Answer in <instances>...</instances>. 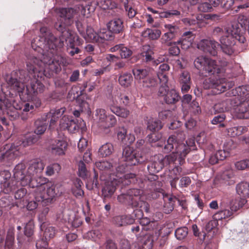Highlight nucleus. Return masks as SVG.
<instances>
[{
    "mask_svg": "<svg viewBox=\"0 0 249 249\" xmlns=\"http://www.w3.org/2000/svg\"><path fill=\"white\" fill-rule=\"evenodd\" d=\"M110 109L111 112L116 115L124 118H127L130 113L129 110L114 105H110Z\"/></svg>",
    "mask_w": 249,
    "mask_h": 249,
    "instance_id": "nucleus-37",
    "label": "nucleus"
},
{
    "mask_svg": "<svg viewBox=\"0 0 249 249\" xmlns=\"http://www.w3.org/2000/svg\"><path fill=\"white\" fill-rule=\"evenodd\" d=\"M123 20L120 18H114L107 24V28L112 33L119 34L124 30Z\"/></svg>",
    "mask_w": 249,
    "mask_h": 249,
    "instance_id": "nucleus-24",
    "label": "nucleus"
},
{
    "mask_svg": "<svg viewBox=\"0 0 249 249\" xmlns=\"http://www.w3.org/2000/svg\"><path fill=\"white\" fill-rule=\"evenodd\" d=\"M40 32L42 36L32 42V47L34 48V45H36L37 47L42 49L44 52L43 58L47 57L52 59L56 58L60 60L61 58L56 55V48L63 46L62 39L55 37L46 27L41 28Z\"/></svg>",
    "mask_w": 249,
    "mask_h": 249,
    "instance_id": "nucleus-4",
    "label": "nucleus"
},
{
    "mask_svg": "<svg viewBox=\"0 0 249 249\" xmlns=\"http://www.w3.org/2000/svg\"><path fill=\"white\" fill-rule=\"evenodd\" d=\"M175 37V36L173 34L166 32L162 35L161 38V43L169 46L173 43L171 41Z\"/></svg>",
    "mask_w": 249,
    "mask_h": 249,
    "instance_id": "nucleus-56",
    "label": "nucleus"
},
{
    "mask_svg": "<svg viewBox=\"0 0 249 249\" xmlns=\"http://www.w3.org/2000/svg\"><path fill=\"white\" fill-rule=\"evenodd\" d=\"M220 46V44L213 39H204L197 43V48L204 53L215 56L217 53V49Z\"/></svg>",
    "mask_w": 249,
    "mask_h": 249,
    "instance_id": "nucleus-10",
    "label": "nucleus"
},
{
    "mask_svg": "<svg viewBox=\"0 0 249 249\" xmlns=\"http://www.w3.org/2000/svg\"><path fill=\"white\" fill-rule=\"evenodd\" d=\"M112 32L106 29H102L98 33L99 42H102L103 40H110L112 38Z\"/></svg>",
    "mask_w": 249,
    "mask_h": 249,
    "instance_id": "nucleus-48",
    "label": "nucleus"
},
{
    "mask_svg": "<svg viewBox=\"0 0 249 249\" xmlns=\"http://www.w3.org/2000/svg\"><path fill=\"white\" fill-rule=\"evenodd\" d=\"M226 116L224 114H220L215 116L212 120V123L213 124H219L220 127H224L225 125L222 122L225 120Z\"/></svg>",
    "mask_w": 249,
    "mask_h": 249,
    "instance_id": "nucleus-63",
    "label": "nucleus"
},
{
    "mask_svg": "<svg viewBox=\"0 0 249 249\" xmlns=\"http://www.w3.org/2000/svg\"><path fill=\"white\" fill-rule=\"evenodd\" d=\"M114 150L113 145L110 143L103 144L99 150L100 154L103 157L110 155Z\"/></svg>",
    "mask_w": 249,
    "mask_h": 249,
    "instance_id": "nucleus-43",
    "label": "nucleus"
},
{
    "mask_svg": "<svg viewBox=\"0 0 249 249\" xmlns=\"http://www.w3.org/2000/svg\"><path fill=\"white\" fill-rule=\"evenodd\" d=\"M44 168V164L42 162L38 160L31 161L28 164L26 171L27 176L33 178L37 176L42 172Z\"/></svg>",
    "mask_w": 249,
    "mask_h": 249,
    "instance_id": "nucleus-14",
    "label": "nucleus"
},
{
    "mask_svg": "<svg viewBox=\"0 0 249 249\" xmlns=\"http://www.w3.org/2000/svg\"><path fill=\"white\" fill-rule=\"evenodd\" d=\"M115 168L116 172L115 173H113V174H116L115 175V178H116L118 179V181L120 180V182H123V177H124V175L123 174V173L125 170V166L123 165L118 166L116 167V164H114V168Z\"/></svg>",
    "mask_w": 249,
    "mask_h": 249,
    "instance_id": "nucleus-55",
    "label": "nucleus"
},
{
    "mask_svg": "<svg viewBox=\"0 0 249 249\" xmlns=\"http://www.w3.org/2000/svg\"><path fill=\"white\" fill-rule=\"evenodd\" d=\"M75 37V36L74 33H73V36H69L68 38H67V40L65 37L64 38L62 36V34L60 36V39H62L63 42H64V40L66 42H68L69 44H68L67 51L71 56H73L75 54H78L80 52V49L77 47H76L75 45L73 43Z\"/></svg>",
    "mask_w": 249,
    "mask_h": 249,
    "instance_id": "nucleus-25",
    "label": "nucleus"
},
{
    "mask_svg": "<svg viewBox=\"0 0 249 249\" xmlns=\"http://www.w3.org/2000/svg\"><path fill=\"white\" fill-rule=\"evenodd\" d=\"M213 35L220 37L221 49L223 53L228 55H231L234 53L235 40L243 44L246 41L244 33L241 32L237 24L231 25L228 27H215L213 29Z\"/></svg>",
    "mask_w": 249,
    "mask_h": 249,
    "instance_id": "nucleus-3",
    "label": "nucleus"
},
{
    "mask_svg": "<svg viewBox=\"0 0 249 249\" xmlns=\"http://www.w3.org/2000/svg\"><path fill=\"white\" fill-rule=\"evenodd\" d=\"M65 110V107H61L59 109H52L47 113L46 118L50 119L49 126L50 127H53L55 125L58 119L63 115Z\"/></svg>",
    "mask_w": 249,
    "mask_h": 249,
    "instance_id": "nucleus-21",
    "label": "nucleus"
},
{
    "mask_svg": "<svg viewBox=\"0 0 249 249\" xmlns=\"http://www.w3.org/2000/svg\"><path fill=\"white\" fill-rule=\"evenodd\" d=\"M135 154L133 148L127 146L123 149L122 158L124 160L128 162V165H132L131 162H134Z\"/></svg>",
    "mask_w": 249,
    "mask_h": 249,
    "instance_id": "nucleus-30",
    "label": "nucleus"
},
{
    "mask_svg": "<svg viewBox=\"0 0 249 249\" xmlns=\"http://www.w3.org/2000/svg\"><path fill=\"white\" fill-rule=\"evenodd\" d=\"M21 145L16 142L14 143L6 144L4 152L0 155V162L6 166H10L20 154Z\"/></svg>",
    "mask_w": 249,
    "mask_h": 249,
    "instance_id": "nucleus-6",
    "label": "nucleus"
},
{
    "mask_svg": "<svg viewBox=\"0 0 249 249\" xmlns=\"http://www.w3.org/2000/svg\"><path fill=\"white\" fill-rule=\"evenodd\" d=\"M78 8H63L59 9L57 12L58 18L55 23L54 27L60 32L63 37L68 38L73 36L71 31L67 27L72 25L74 22V18L78 13Z\"/></svg>",
    "mask_w": 249,
    "mask_h": 249,
    "instance_id": "nucleus-5",
    "label": "nucleus"
},
{
    "mask_svg": "<svg viewBox=\"0 0 249 249\" xmlns=\"http://www.w3.org/2000/svg\"><path fill=\"white\" fill-rule=\"evenodd\" d=\"M179 96L177 92L174 89L168 91L164 96L165 102L168 104H174L179 101Z\"/></svg>",
    "mask_w": 249,
    "mask_h": 249,
    "instance_id": "nucleus-34",
    "label": "nucleus"
},
{
    "mask_svg": "<svg viewBox=\"0 0 249 249\" xmlns=\"http://www.w3.org/2000/svg\"><path fill=\"white\" fill-rule=\"evenodd\" d=\"M26 166L23 163L18 164L14 169V176L16 179L20 180V184L22 186L23 180L27 179Z\"/></svg>",
    "mask_w": 249,
    "mask_h": 249,
    "instance_id": "nucleus-22",
    "label": "nucleus"
},
{
    "mask_svg": "<svg viewBox=\"0 0 249 249\" xmlns=\"http://www.w3.org/2000/svg\"><path fill=\"white\" fill-rule=\"evenodd\" d=\"M61 169L60 165L58 163H53L48 165L46 167V174L48 176H51L55 172L58 173Z\"/></svg>",
    "mask_w": 249,
    "mask_h": 249,
    "instance_id": "nucleus-51",
    "label": "nucleus"
},
{
    "mask_svg": "<svg viewBox=\"0 0 249 249\" xmlns=\"http://www.w3.org/2000/svg\"><path fill=\"white\" fill-rule=\"evenodd\" d=\"M190 110L195 115L199 114L201 111L197 102L194 100L190 105Z\"/></svg>",
    "mask_w": 249,
    "mask_h": 249,
    "instance_id": "nucleus-61",
    "label": "nucleus"
},
{
    "mask_svg": "<svg viewBox=\"0 0 249 249\" xmlns=\"http://www.w3.org/2000/svg\"><path fill=\"white\" fill-rule=\"evenodd\" d=\"M111 52H119L120 55L122 58H127L132 54V52L128 48L123 44H118L110 49Z\"/></svg>",
    "mask_w": 249,
    "mask_h": 249,
    "instance_id": "nucleus-29",
    "label": "nucleus"
},
{
    "mask_svg": "<svg viewBox=\"0 0 249 249\" xmlns=\"http://www.w3.org/2000/svg\"><path fill=\"white\" fill-rule=\"evenodd\" d=\"M159 69L157 75L160 81L164 84L167 83L168 79L165 72L169 70V66L167 63H162L160 65Z\"/></svg>",
    "mask_w": 249,
    "mask_h": 249,
    "instance_id": "nucleus-31",
    "label": "nucleus"
},
{
    "mask_svg": "<svg viewBox=\"0 0 249 249\" xmlns=\"http://www.w3.org/2000/svg\"><path fill=\"white\" fill-rule=\"evenodd\" d=\"M60 129L62 130H68L71 133H73L78 128L75 122L68 116L64 115L60 120Z\"/></svg>",
    "mask_w": 249,
    "mask_h": 249,
    "instance_id": "nucleus-18",
    "label": "nucleus"
},
{
    "mask_svg": "<svg viewBox=\"0 0 249 249\" xmlns=\"http://www.w3.org/2000/svg\"><path fill=\"white\" fill-rule=\"evenodd\" d=\"M147 160L146 156L142 152L136 153L134 162H131V165H136L138 163H142Z\"/></svg>",
    "mask_w": 249,
    "mask_h": 249,
    "instance_id": "nucleus-59",
    "label": "nucleus"
},
{
    "mask_svg": "<svg viewBox=\"0 0 249 249\" xmlns=\"http://www.w3.org/2000/svg\"><path fill=\"white\" fill-rule=\"evenodd\" d=\"M87 39L90 41L99 42L98 33H95L91 28L87 30Z\"/></svg>",
    "mask_w": 249,
    "mask_h": 249,
    "instance_id": "nucleus-54",
    "label": "nucleus"
},
{
    "mask_svg": "<svg viewBox=\"0 0 249 249\" xmlns=\"http://www.w3.org/2000/svg\"><path fill=\"white\" fill-rule=\"evenodd\" d=\"M123 3L124 9L127 12L128 17L129 18H132L134 17V16L136 15V12L130 5V2L128 0H123Z\"/></svg>",
    "mask_w": 249,
    "mask_h": 249,
    "instance_id": "nucleus-50",
    "label": "nucleus"
},
{
    "mask_svg": "<svg viewBox=\"0 0 249 249\" xmlns=\"http://www.w3.org/2000/svg\"><path fill=\"white\" fill-rule=\"evenodd\" d=\"M95 115L98 120L99 127L101 129L105 131L114 126L117 123L115 116L113 115L107 114L104 109H97Z\"/></svg>",
    "mask_w": 249,
    "mask_h": 249,
    "instance_id": "nucleus-7",
    "label": "nucleus"
},
{
    "mask_svg": "<svg viewBox=\"0 0 249 249\" xmlns=\"http://www.w3.org/2000/svg\"><path fill=\"white\" fill-rule=\"evenodd\" d=\"M36 128L34 132L36 135H41L44 133L47 128V125L45 123L41 122L40 121H36L35 122Z\"/></svg>",
    "mask_w": 249,
    "mask_h": 249,
    "instance_id": "nucleus-52",
    "label": "nucleus"
},
{
    "mask_svg": "<svg viewBox=\"0 0 249 249\" xmlns=\"http://www.w3.org/2000/svg\"><path fill=\"white\" fill-rule=\"evenodd\" d=\"M224 71V70H221L219 66L217 65L215 60L208 58L207 64L201 74L205 75H207V74H221L223 73Z\"/></svg>",
    "mask_w": 249,
    "mask_h": 249,
    "instance_id": "nucleus-16",
    "label": "nucleus"
},
{
    "mask_svg": "<svg viewBox=\"0 0 249 249\" xmlns=\"http://www.w3.org/2000/svg\"><path fill=\"white\" fill-rule=\"evenodd\" d=\"M45 188L47 189L46 194L45 195L44 191H41L38 195L36 196V201H43L44 200H47L48 201H51L57 195L58 191L56 188V186L51 182H48L45 186Z\"/></svg>",
    "mask_w": 249,
    "mask_h": 249,
    "instance_id": "nucleus-11",
    "label": "nucleus"
},
{
    "mask_svg": "<svg viewBox=\"0 0 249 249\" xmlns=\"http://www.w3.org/2000/svg\"><path fill=\"white\" fill-rule=\"evenodd\" d=\"M193 39V33L190 31H187L183 34L177 43L181 45L182 49H187L191 46Z\"/></svg>",
    "mask_w": 249,
    "mask_h": 249,
    "instance_id": "nucleus-26",
    "label": "nucleus"
},
{
    "mask_svg": "<svg viewBox=\"0 0 249 249\" xmlns=\"http://www.w3.org/2000/svg\"><path fill=\"white\" fill-rule=\"evenodd\" d=\"M14 241V234L13 231H8L5 241V247L8 249L13 247Z\"/></svg>",
    "mask_w": 249,
    "mask_h": 249,
    "instance_id": "nucleus-57",
    "label": "nucleus"
},
{
    "mask_svg": "<svg viewBox=\"0 0 249 249\" xmlns=\"http://www.w3.org/2000/svg\"><path fill=\"white\" fill-rule=\"evenodd\" d=\"M178 81L181 86V90L183 92H187L190 89L191 79L189 72L183 71L180 74Z\"/></svg>",
    "mask_w": 249,
    "mask_h": 249,
    "instance_id": "nucleus-23",
    "label": "nucleus"
},
{
    "mask_svg": "<svg viewBox=\"0 0 249 249\" xmlns=\"http://www.w3.org/2000/svg\"><path fill=\"white\" fill-rule=\"evenodd\" d=\"M178 44L177 42H173L172 44L170 45L169 46L170 47L169 48V53L174 56H177L180 53V49L177 45Z\"/></svg>",
    "mask_w": 249,
    "mask_h": 249,
    "instance_id": "nucleus-60",
    "label": "nucleus"
},
{
    "mask_svg": "<svg viewBox=\"0 0 249 249\" xmlns=\"http://www.w3.org/2000/svg\"><path fill=\"white\" fill-rule=\"evenodd\" d=\"M161 35V31L159 29H147L142 33L144 37H148L151 40L158 39Z\"/></svg>",
    "mask_w": 249,
    "mask_h": 249,
    "instance_id": "nucleus-38",
    "label": "nucleus"
},
{
    "mask_svg": "<svg viewBox=\"0 0 249 249\" xmlns=\"http://www.w3.org/2000/svg\"><path fill=\"white\" fill-rule=\"evenodd\" d=\"M38 137H37L36 135L33 134L29 136L25 140L22 141H19L17 142L18 143V144L21 145V148H23L36 142L38 140Z\"/></svg>",
    "mask_w": 249,
    "mask_h": 249,
    "instance_id": "nucleus-46",
    "label": "nucleus"
},
{
    "mask_svg": "<svg viewBox=\"0 0 249 249\" xmlns=\"http://www.w3.org/2000/svg\"><path fill=\"white\" fill-rule=\"evenodd\" d=\"M231 98H228L216 103L213 107L214 113H222L228 110L231 107Z\"/></svg>",
    "mask_w": 249,
    "mask_h": 249,
    "instance_id": "nucleus-27",
    "label": "nucleus"
},
{
    "mask_svg": "<svg viewBox=\"0 0 249 249\" xmlns=\"http://www.w3.org/2000/svg\"><path fill=\"white\" fill-rule=\"evenodd\" d=\"M162 127V124L159 120H149L148 122L147 128L153 132L158 131Z\"/></svg>",
    "mask_w": 249,
    "mask_h": 249,
    "instance_id": "nucleus-47",
    "label": "nucleus"
},
{
    "mask_svg": "<svg viewBox=\"0 0 249 249\" xmlns=\"http://www.w3.org/2000/svg\"><path fill=\"white\" fill-rule=\"evenodd\" d=\"M208 59V57L199 56L194 60V66L199 71L200 73H201L202 71H204V69L207 64Z\"/></svg>",
    "mask_w": 249,
    "mask_h": 249,
    "instance_id": "nucleus-39",
    "label": "nucleus"
},
{
    "mask_svg": "<svg viewBox=\"0 0 249 249\" xmlns=\"http://www.w3.org/2000/svg\"><path fill=\"white\" fill-rule=\"evenodd\" d=\"M247 132V128L243 126H234L227 129L228 135L232 137L240 136Z\"/></svg>",
    "mask_w": 249,
    "mask_h": 249,
    "instance_id": "nucleus-36",
    "label": "nucleus"
},
{
    "mask_svg": "<svg viewBox=\"0 0 249 249\" xmlns=\"http://www.w3.org/2000/svg\"><path fill=\"white\" fill-rule=\"evenodd\" d=\"M96 166L100 170L110 171L111 172L114 170V164L107 160L97 162H96Z\"/></svg>",
    "mask_w": 249,
    "mask_h": 249,
    "instance_id": "nucleus-44",
    "label": "nucleus"
},
{
    "mask_svg": "<svg viewBox=\"0 0 249 249\" xmlns=\"http://www.w3.org/2000/svg\"><path fill=\"white\" fill-rule=\"evenodd\" d=\"M41 230L44 231V236L45 238H52L56 233V231L54 227L47 224L45 223H42L40 226Z\"/></svg>",
    "mask_w": 249,
    "mask_h": 249,
    "instance_id": "nucleus-35",
    "label": "nucleus"
},
{
    "mask_svg": "<svg viewBox=\"0 0 249 249\" xmlns=\"http://www.w3.org/2000/svg\"><path fill=\"white\" fill-rule=\"evenodd\" d=\"M110 180L111 181H108L105 183V186L102 190V195L104 198V202L105 199L110 198L112 196L116 190L115 186L120 182V180L118 181V179L114 178V177H111Z\"/></svg>",
    "mask_w": 249,
    "mask_h": 249,
    "instance_id": "nucleus-15",
    "label": "nucleus"
},
{
    "mask_svg": "<svg viewBox=\"0 0 249 249\" xmlns=\"http://www.w3.org/2000/svg\"><path fill=\"white\" fill-rule=\"evenodd\" d=\"M60 64V60L56 58L52 59L44 57L41 60L36 57L29 58L27 69L30 75L25 77V71L23 70L7 75L5 77L7 85H1V91L7 95V92L11 89L30 96L42 93L45 90V86L40 79L43 75L44 67H48L51 71L57 73L61 70Z\"/></svg>",
    "mask_w": 249,
    "mask_h": 249,
    "instance_id": "nucleus-1",
    "label": "nucleus"
},
{
    "mask_svg": "<svg viewBox=\"0 0 249 249\" xmlns=\"http://www.w3.org/2000/svg\"><path fill=\"white\" fill-rule=\"evenodd\" d=\"M132 205L134 207H140L142 210L143 209L147 213H150L149 205L144 201H136V202L132 203Z\"/></svg>",
    "mask_w": 249,
    "mask_h": 249,
    "instance_id": "nucleus-58",
    "label": "nucleus"
},
{
    "mask_svg": "<svg viewBox=\"0 0 249 249\" xmlns=\"http://www.w3.org/2000/svg\"><path fill=\"white\" fill-rule=\"evenodd\" d=\"M34 233V226L31 224H27L25 227L24 234H18L17 240L19 244L25 245L32 239Z\"/></svg>",
    "mask_w": 249,
    "mask_h": 249,
    "instance_id": "nucleus-17",
    "label": "nucleus"
},
{
    "mask_svg": "<svg viewBox=\"0 0 249 249\" xmlns=\"http://www.w3.org/2000/svg\"><path fill=\"white\" fill-rule=\"evenodd\" d=\"M249 101H243L234 108L235 115L239 119H247L249 117L248 108Z\"/></svg>",
    "mask_w": 249,
    "mask_h": 249,
    "instance_id": "nucleus-19",
    "label": "nucleus"
},
{
    "mask_svg": "<svg viewBox=\"0 0 249 249\" xmlns=\"http://www.w3.org/2000/svg\"><path fill=\"white\" fill-rule=\"evenodd\" d=\"M132 71L136 79H142L144 78L149 74L150 69L148 68L141 69L137 67L133 69Z\"/></svg>",
    "mask_w": 249,
    "mask_h": 249,
    "instance_id": "nucleus-41",
    "label": "nucleus"
},
{
    "mask_svg": "<svg viewBox=\"0 0 249 249\" xmlns=\"http://www.w3.org/2000/svg\"><path fill=\"white\" fill-rule=\"evenodd\" d=\"M68 144L63 138L53 141L49 146L51 153L55 155H63L67 148Z\"/></svg>",
    "mask_w": 249,
    "mask_h": 249,
    "instance_id": "nucleus-13",
    "label": "nucleus"
},
{
    "mask_svg": "<svg viewBox=\"0 0 249 249\" xmlns=\"http://www.w3.org/2000/svg\"><path fill=\"white\" fill-rule=\"evenodd\" d=\"M49 182L48 178L37 175L33 178L27 177L25 180H23L22 186L29 185L31 188H36L35 191V198L36 195H38L41 191H44L45 189V186Z\"/></svg>",
    "mask_w": 249,
    "mask_h": 249,
    "instance_id": "nucleus-9",
    "label": "nucleus"
},
{
    "mask_svg": "<svg viewBox=\"0 0 249 249\" xmlns=\"http://www.w3.org/2000/svg\"><path fill=\"white\" fill-rule=\"evenodd\" d=\"M229 96H235L237 94L239 96L242 98L243 101H249V86L245 85L239 86L235 90L232 89L227 93Z\"/></svg>",
    "mask_w": 249,
    "mask_h": 249,
    "instance_id": "nucleus-20",
    "label": "nucleus"
},
{
    "mask_svg": "<svg viewBox=\"0 0 249 249\" xmlns=\"http://www.w3.org/2000/svg\"><path fill=\"white\" fill-rule=\"evenodd\" d=\"M175 234L178 240H183L188 234V229L186 227L178 228L176 230Z\"/></svg>",
    "mask_w": 249,
    "mask_h": 249,
    "instance_id": "nucleus-53",
    "label": "nucleus"
},
{
    "mask_svg": "<svg viewBox=\"0 0 249 249\" xmlns=\"http://www.w3.org/2000/svg\"><path fill=\"white\" fill-rule=\"evenodd\" d=\"M3 102L4 103L3 104V113L2 114L3 115L5 112H6L8 116L9 117V118L11 120H15L19 118V113L18 109L16 108H15L14 107H9L6 108V110H5V101L3 100L2 99H1Z\"/></svg>",
    "mask_w": 249,
    "mask_h": 249,
    "instance_id": "nucleus-40",
    "label": "nucleus"
},
{
    "mask_svg": "<svg viewBox=\"0 0 249 249\" xmlns=\"http://www.w3.org/2000/svg\"><path fill=\"white\" fill-rule=\"evenodd\" d=\"M233 213L231 210L225 209L224 210L220 211L215 213L213 215V219L217 221L223 219L227 218L233 214Z\"/></svg>",
    "mask_w": 249,
    "mask_h": 249,
    "instance_id": "nucleus-45",
    "label": "nucleus"
},
{
    "mask_svg": "<svg viewBox=\"0 0 249 249\" xmlns=\"http://www.w3.org/2000/svg\"><path fill=\"white\" fill-rule=\"evenodd\" d=\"M237 193L244 198L249 197V183L247 182H241L236 185Z\"/></svg>",
    "mask_w": 249,
    "mask_h": 249,
    "instance_id": "nucleus-32",
    "label": "nucleus"
},
{
    "mask_svg": "<svg viewBox=\"0 0 249 249\" xmlns=\"http://www.w3.org/2000/svg\"><path fill=\"white\" fill-rule=\"evenodd\" d=\"M114 221L117 226L121 227L133 224L135 219L133 215H119L114 218Z\"/></svg>",
    "mask_w": 249,
    "mask_h": 249,
    "instance_id": "nucleus-28",
    "label": "nucleus"
},
{
    "mask_svg": "<svg viewBox=\"0 0 249 249\" xmlns=\"http://www.w3.org/2000/svg\"><path fill=\"white\" fill-rule=\"evenodd\" d=\"M11 175L9 172L4 171L0 174L2 178L0 180L1 188L5 194H9L16 189V181L10 179Z\"/></svg>",
    "mask_w": 249,
    "mask_h": 249,
    "instance_id": "nucleus-12",
    "label": "nucleus"
},
{
    "mask_svg": "<svg viewBox=\"0 0 249 249\" xmlns=\"http://www.w3.org/2000/svg\"><path fill=\"white\" fill-rule=\"evenodd\" d=\"M142 193L143 191L142 190L138 189L133 188L129 190L128 191V195L130 196L135 197V198H132V203L136 202V201H139L141 200L140 199L142 197L141 195H142Z\"/></svg>",
    "mask_w": 249,
    "mask_h": 249,
    "instance_id": "nucleus-49",
    "label": "nucleus"
},
{
    "mask_svg": "<svg viewBox=\"0 0 249 249\" xmlns=\"http://www.w3.org/2000/svg\"><path fill=\"white\" fill-rule=\"evenodd\" d=\"M233 86L232 82H226L224 78L217 79L210 77L206 79L203 82V87L206 89H214L217 93L224 92L227 89L231 88Z\"/></svg>",
    "mask_w": 249,
    "mask_h": 249,
    "instance_id": "nucleus-8",
    "label": "nucleus"
},
{
    "mask_svg": "<svg viewBox=\"0 0 249 249\" xmlns=\"http://www.w3.org/2000/svg\"><path fill=\"white\" fill-rule=\"evenodd\" d=\"M178 139V136L175 135L170 136L168 139L167 143L164 147V152L169 153L174 148L175 152L166 156L164 158L162 155L158 156L160 168H162L165 165L175 162L177 159L180 165L183 163L186 155L190 151L191 148L195 144V140L194 139H188L185 143Z\"/></svg>",
    "mask_w": 249,
    "mask_h": 249,
    "instance_id": "nucleus-2",
    "label": "nucleus"
},
{
    "mask_svg": "<svg viewBox=\"0 0 249 249\" xmlns=\"http://www.w3.org/2000/svg\"><path fill=\"white\" fill-rule=\"evenodd\" d=\"M79 176L82 178H85L87 175V170L85 163L80 161L78 164Z\"/></svg>",
    "mask_w": 249,
    "mask_h": 249,
    "instance_id": "nucleus-62",
    "label": "nucleus"
},
{
    "mask_svg": "<svg viewBox=\"0 0 249 249\" xmlns=\"http://www.w3.org/2000/svg\"><path fill=\"white\" fill-rule=\"evenodd\" d=\"M133 81V77L130 73H124L119 77V84L124 87L130 86Z\"/></svg>",
    "mask_w": 249,
    "mask_h": 249,
    "instance_id": "nucleus-42",
    "label": "nucleus"
},
{
    "mask_svg": "<svg viewBox=\"0 0 249 249\" xmlns=\"http://www.w3.org/2000/svg\"><path fill=\"white\" fill-rule=\"evenodd\" d=\"M235 166L238 170H245L249 166V160H245L238 161L235 163Z\"/></svg>",
    "mask_w": 249,
    "mask_h": 249,
    "instance_id": "nucleus-64",
    "label": "nucleus"
},
{
    "mask_svg": "<svg viewBox=\"0 0 249 249\" xmlns=\"http://www.w3.org/2000/svg\"><path fill=\"white\" fill-rule=\"evenodd\" d=\"M244 198L232 199L230 202V208L232 212H235L242 207L247 202Z\"/></svg>",
    "mask_w": 249,
    "mask_h": 249,
    "instance_id": "nucleus-33",
    "label": "nucleus"
}]
</instances>
